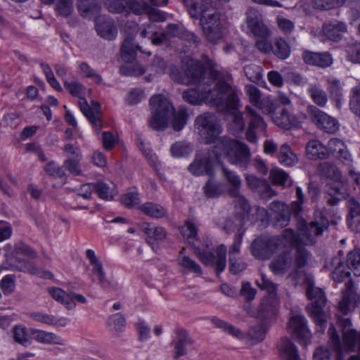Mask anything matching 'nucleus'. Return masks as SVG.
<instances>
[{
    "mask_svg": "<svg viewBox=\"0 0 360 360\" xmlns=\"http://www.w3.org/2000/svg\"><path fill=\"white\" fill-rule=\"evenodd\" d=\"M194 125L205 143L216 144L222 128L215 115L211 112L202 113L196 117Z\"/></svg>",
    "mask_w": 360,
    "mask_h": 360,
    "instance_id": "6e6552de",
    "label": "nucleus"
},
{
    "mask_svg": "<svg viewBox=\"0 0 360 360\" xmlns=\"http://www.w3.org/2000/svg\"><path fill=\"white\" fill-rule=\"evenodd\" d=\"M279 354L284 360H302L295 344L288 338H283L278 342Z\"/></svg>",
    "mask_w": 360,
    "mask_h": 360,
    "instance_id": "7c9ffc66",
    "label": "nucleus"
},
{
    "mask_svg": "<svg viewBox=\"0 0 360 360\" xmlns=\"http://www.w3.org/2000/svg\"><path fill=\"white\" fill-rule=\"evenodd\" d=\"M143 231L148 236L146 242L154 250L155 242L162 241L166 236V231L164 228L160 226H151L147 224L143 226Z\"/></svg>",
    "mask_w": 360,
    "mask_h": 360,
    "instance_id": "58836bf2",
    "label": "nucleus"
},
{
    "mask_svg": "<svg viewBox=\"0 0 360 360\" xmlns=\"http://www.w3.org/2000/svg\"><path fill=\"white\" fill-rule=\"evenodd\" d=\"M215 158L220 159L222 155L230 164L242 169H247L251 158L249 147L241 141L226 136L219 137L213 147Z\"/></svg>",
    "mask_w": 360,
    "mask_h": 360,
    "instance_id": "7ed1b4c3",
    "label": "nucleus"
},
{
    "mask_svg": "<svg viewBox=\"0 0 360 360\" xmlns=\"http://www.w3.org/2000/svg\"><path fill=\"white\" fill-rule=\"evenodd\" d=\"M326 267L331 270V277L336 283L344 282L352 272L340 256L333 257L326 264Z\"/></svg>",
    "mask_w": 360,
    "mask_h": 360,
    "instance_id": "5701e85b",
    "label": "nucleus"
},
{
    "mask_svg": "<svg viewBox=\"0 0 360 360\" xmlns=\"http://www.w3.org/2000/svg\"><path fill=\"white\" fill-rule=\"evenodd\" d=\"M12 268L22 272H27L32 275H39L40 270L36 265L28 259L15 255L11 259L10 262Z\"/></svg>",
    "mask_w": 360,
    "mask_h": 360,
    "instance_id": "72a5a7b5",
    "label": "nucleus"
},
{
    "mask_svg": "<svg viewBox=\"0 0 360 360\" xmlns=\"http://www.w3.org/2000/svg\"><path fill=\"white\" fill-rule=\"evenodd\" d=\"M13 337L15 342L24 347L31 345V329L28 330L23 326L18 325L13 328Z\"/></svg>",
    "mask_w": 360,
    "mask_h": 360,
    "instance_id": "c03bdc74",
    "label": "nucleus"
},
{
    "mask_svg": "<svg viewBox=\"0 0 360 360\" xmlns=\"http://www.w3.org/2000/svg\"><path fill=\"white\" fill-rule=\"evenodd\" d=\"M96 29L100 37L109 41L115 39L117 34V27L112 20L97 22Z\"/></svg>",
    "mask_w": 360,
    "mask_h": 360,
    "instance_id": "4c0bfd02",
    "label": "nucleus"
},
{
    "mask_svg": "<svg viewBox=\"0 0 360 360\" xmlns=\"http://www.w3.org/2000/svg\"><path fill=\"white\" fill-rule=\"evenodd\" d=\"M347 268L356 276H360V249H354L347 255Z\"/></svg>",
    "mask_w": 360,
    "mask_h": 360,
    "instance_id": "5fc2aeb1",
    "label": "nucleus"
},
{
    "mask_svg": "<svg viewBox=\"0 0 360 360\" xmlns=\"http://www.w3.org/2000/svg\"><path fill=\"white\" fill-rule=\"evenodd\" d=\"M329 340L328 347H319L313 354L314 360H343L344 345H342L340 337L335 327L331 325L328 330Z\"/></svg>",
    "mask_w": 360,
    "mask_h": 360,
    "instance_id": "1a4fd4ad",
    "label": "nucleus"
},
{
    "mask_svg": "<svg viewBox=\"0 0 360 360\" xmlns=\"http://www.w3.org/2000/svg\"><path fill=\"white\" fill-rule=\"evenodd\" d=\"M246 23L251 33L257 37L268 38L271 30L264 25L262 15L255 10L250 9L246 13Z\"/></svg>",
    "mask_w": 360,
    "mask_h": 360,
    "instance_id": "6ab92c4d",
    "label": "nucleus"
},
{
    "mask_svg": "<svg viewBox=\"0 0 360 360\" xmlns=\"http://www.w3.org/2000/svg\"><path fill=\"white\" fill-rule=\"evenodd\" d=\"M217 3L212 0H202L200 25L205 37L211 43L216 44L221 40L225 34V30L221 22V15L216 11Z\"/></svg>",
    "mask_w": 360,
    "mask_h": 360,
    "instance_id": "39448f33",
    "label": "nucleus"
},
{
    "mask_svg": "<svg viewBox=\"0 0 360 360\" xmlns=\"http://www.w3.org/2000/svg\"><path fill=\"white\" fill-rule=\"evenodd\" d=\"M326 84L330 99L335 102L338 108H340L344 101V83L337 78L328 77Z\"/></svg>",
    "mask_w": 360,
    "mask_h": 360,
    "instance_id": "cd10ccee",
    "label": "nucleus"
},
{
    "mask_svg": "<svg viewBox=\"0 0 360 360\" xmlns=\"http://www.w3.org/2000/svg\"><path fill=\"white\" fill-rule=\"evenodd\" d=\"M278 160L282 165L286 167H292L298 162L297 155L292 153L288 144L281 146L278 153Z\"/></svg>",
    "mask_w": 360,
    "mask_h": 360,
    "instance_id": "8fccbe9b",
    "label": "nucleus"
},
{
    "mask_svg": "<svg viewBox=\"0 0 360 360\" xmlns=\"http://www.w3.org/2000/svg\"><path fill=\"white\" fill-rule=\"evenodd\" d=\"M288 329L295 335L300 344L306 345L310 342L311 333L304 316H292L288 321Z\"/></svg>",
    "mask_w": 360,
    "mask_h": 360,
    "instance_id": "dca6fc26",
    "label": "nucleus"
},
{
    "mask_svg": "<svg viewBox=\"0 0 360 360\" xmlns=\"http://www.w3.org/2000/svg\"><path fill=\"white\" fill-rule=\"evenodd\" d=\"M328 152V158L330 155L339 160L343 165L351 167L353 164L352 155L349 152L345 142L338 138L330 139L326 146Z\"/></svg>",
    "mask_w": 360,
    "mask_h": 360,
    "instance_id": "f3484780",
    "label": "nucleus"
},
{
    "mask_svg": "<svg viewBox=\"0 0 360 360\" xmlns=\"http://www.w3.org/2000/svg\"><path fill=\"white\" fill-rule=\"evenodd\" d=\"M269 179L276 184L282 186H290L292 181L287 172L281 169H273L270 171Z\"/></svg>",
    "mask_w": 360,
    "mask_h": 360,
    "instance_id": "4d7b16f0",
    "label": "nucleus"
},
{
    "mask_svg": "<svg viewBox=\"0 0 360 360\" xmlns=\"http://www.w3.org/2000/svg\"><path fill=\"white\" fill-rule=\"evenodd\" d=\"M165 32L168 39L172 37H177L188 41H193V43H198L200 41L199 38L193 32H188L181 24H168L167 30Z\"/></svg>",
    "mask_w": 360,
    "mask_h": 360,
    "instance_id": "c85d7f7f",
    "label": "nucleus"
},
{
    "mask_svg": "<svg viewBox=\"0 0 360 360\" xmlns=\"http://www.w3.org/2000/svg\"><path fill=\"white\" fill-rule=\"evenodd\" d=\"M104 7L112 13H134L142 15L147 11L148 3L145 0H104Z\"/></svg>",
    "mask_w": 360,
    "mask_h": 360,
    "instance_id": "9d476101",
    "label": "nucleus"
},
{
    "mask_svg": "<svg viewBox=\"0 0 360 360\" xmlns=\"http://www.w3.org/2000/svg\"><path fill=\"white\" fill-rule=\"evenodd\" d=\"M293 266V257L286 251L277 255L270 263L269 268L276 275H284Z\"/></svg>",
    "mask_w": 360,
    "mask_h": 360,
    "instance_id": "393cba45",
    "label": "nucleus"
},
{
    "mask_svg": "<svg viewBox=\"0 0 360 360\" xmlns=\"http://www.w3.org/2000/svg\"><path fill=\"white\" fill-rule=\"evenodd\" d=\"M195 253L197 255L200 260L205 265L214 266L217 275L224 271L226 266V252L227 248L224 245H220L217 247L215 256L212 252L201 250L198 247L194 248Z\"/></svg>",
    "mask_w": 360,
    "mask_h": 360,
    "instance_id": "ddd939ff",
    "label": "nucleus"
},
{
    "mask_svg": "<svg viewBox=\"0 0 360 360\" xmlns=\"http://www.w3.org/2000/svg\"><path fill=\"white\" fill-rule=\"evenodd\" d=\"M306 153L310 160L328 159L326 147L318 140H311L307 143Z\"/></svg>",
    "mask_w": 360,
    "mask_h": 360,
    "instance_id": "e433bc0d",
    "label": "nucleus"
},
{
    "mask_svg": "<svg viewBox=\"0 0 360 360\" xmlns=\"http://www.w3.org/2000/svg\"><path fill=\"white\" fill-rule=\"evenodd\" d=\"M31 339L44 344L60 343L58 338L55 333L37 329H31Z\"/></svg>",
    "mask_w": 360,
    "mask_h": 360,
    "instance_id": "864d4df0",
    "label": "nucleus"
},
{
    "mask_svg": "<svg viewBox=\"0 0 360 360\" xmlns=\"http://www.w3.org/2000/svg\"><path fill=\"white\" fill-rule=\"evenodd\" d=\"M276 314V309L274 306L267 302H262L258 309L257 319L261 323L268 326L269 323L274 319Z\"/></svg>",
    "mask_w": 360,
    "mask_h": 360,
    "instance_id": "a18cd8bd",
    "label": "nucleus"
},
{
    "mask_svg": "<svg viewBox=\"0 0 360 360\" xmlns=\"http://www.w3.org/2000/svg\"><path fill=\"white\" fill-rule=\"evenodd\" d=\"M346 289L339 302L338 308L343 314H348L351 310L352 304L354 302L356 294L354 290V283L349 279L345 284Z\"/></svg>",
    "mask_w": 360,
    "mask_h": 360,
    "instance_id": "473e14b6",
    "label": "nucleus"
},
{
    "mask_svg": "<svg viewBox=\"0 0 360 360\" xmlns=\"http://www.w3.org/2000/svg\"><path fill=\"white\" fill-rule=\"evenodd\" d=\"M193 149L191 146L183 141L174 143L170 148V152L173 157L180 158L191 153Z\"/></svg>",
    "mask_w": 360,
    "mask_h": 360,
    "instance_id": "680f3d73",
    "label": "nucleus"
},
{
    "mask_svg": "<svg viewBox=\"0 0 360 360\" xmlns=\"http://www.w3.org/2000/svg\"><path fill=\"white\" fill-rule=\"evenodd\" d=\"M248 186L255 191L261 193H269L271 191L269 182L264 179H260L252 174H248L245 177Z\"/></svg>",
    "mask_w": 360,
    "mask_h": 360,
    "instance_id": "3c124183",
    "label": "nucleus"
},
{
    "mask_svg": "<svg viewBox=\"0 0 360 360\" xmlns=\"http://www.w3.org/2000/svg\"><path fill=\"white\" fill-rule=\"evenodd\" d=\"M45 172L53 178L65 179L66 174L63 167L58 166L55 162H48L44 167Z\"/></svg>",
    "mask_w": 360,
    "mask_h": 360,
    "instance_id": "338daca9",
    "label": "nucleus"
},
{
    "mask_svg": "<svg viewBox=\"0 0 360 360\" xmlns=\"http://www.w3.org/2000/svg\"><path fill=\"white\" fill-rule=\"evenodd\" d=\"M79 106L82 113L86 117L95 129L100 131L102 127L100 104L98 102L93 101L91 106H89L86 100L83 97H80L79 99Z\"/></svg>",
    "mask_w": 360,
    "mask_h": 360,
    "instance_id": "4be33fe9",
    "label": "nucleus"
},
{
    "mask_svg": "<svg viewBox=\"0 0 360 360\" xmlns=\"http://www.w3.org/2000/svg\"><path fill=\"white\" fill-rule=\"evenodd\" d=\"M306 279L309 282L306 294L308 299L311 301V304L307 306V309L316 326L319 327L317 330L323 332L326 327V314L324 311L326 297L322 289L314 286V283L309 278L307 277Z\"/></svg>",
    "mask_w": 360,
    "mask_h": 360,
    "instance_id": "0eeeda50",
    "label": "nucleus"
},
{
    "mask_svg": "<svg viewBox=\"0 0 360 360\" xmlns=\"http://www.w3.org/2000/svg\"><path fill=\"white\" fill-rule=\"evenodd\" d=\"M224 179L231 186L229 193L233 197L238 198L242 208L245 210L249 207L247 200L239 195V190L241 187V179L240 176L233 171L229 169L225 165H221Z\"/></svg>",
    "mask_w": 360,
    "mask_h": 360,
    "instance_id": "aec40b11",
    "label": "nucleus"
},
{
    "mask_svg": "<svg viewBox=\"0 0 360 360\" xmlns=\"http://www.w3.org/2000/svg\"><path fill=\"white\" fill-rule=\"evenodd\" d=\"M307 93L317 108H325L328 103V96L321 84L311 83L309 84Z\"/></svg>",
    "mask_w": 360,
    "mask_h": 360,
    "instance_id": "2f4dec72",
    "label": "nucleus"
},
{
    "mask_svg": "<svg viewBox=\"0 0 360 360\" xmlns=\"http://www.w3.org/2000/svg\"><path fill=\"white\" fill-rule=\"evenodd\" d=\"M86 257L93 266L92 273L97 277L99 285L103 289L114 288L115 285L106 278L103 264L98 259L94 251L90 249L87 250Z\"/></svg>",
    "mask_w": 360,
    "mask_h": 360,
    "instance_id": "412c9836",
    "label": "nucleus"
},
{
    "mask_svg": "<svg viewBox=\"0 0 360 360\" xmlns=\"http://www.w3.org/2000/svg\"><path fill=\"white\" fill-rule=\"evenodd\" d=\"M212 321L215 326L223 329L224 331H225L228 334H230L238 339L243 338V333L241 332V330L236 328L233 325H231L227 322L218 318H213Z\"/></svg>",
    "mask_w": 360,
    "mask_h": 360,
    "instance_id": "bf43d9fd",
    "label": "nucleus"
},
{
    "mask_svg": "<svg viewBox=\"0 0 360 360\" xmlns=\"http://www.w3.org/2000/svg\"><path fill=\"white\" fill-rule=\"evenodd\" d=\"M184 248L180 251V255L183 254ZM179 264L188 271L200 275L202 274L200 266L188 256H179L178 258Z\"/></svg>",
    "mask_w": 360,
    "mask_h": 360,
    "instance_id": "13d9d810",
    "label": "nucleus"
},
{
    "mask_svg": "<svg viewBox=\"0 0 360 360\" xmlns=\"http://www.w3.org/2000/svg\"><path fill=\"white\" fill-rule=\"evenodd\" d=\"M323 32L329 40L339 41L347 32V26L342 22H329L323 25Z\"/></svg>",
    "mask_w": 360,
    "mask_h": 360,
    "instance_id": "f704fd0d",
    "label": "nucleus"
},
{
    "mask_svg": "<svg viewBox=\"0 0 360 360\" xmlns=\"http://www.w3.org/2000/svg\"><path fill=\"white\" fill-rule=\"evenodd\" d=\"M349 106L352 111L360 117V84L351 89Z\"/></svg>",
    "mask_w": 360,
    "mask_h": 360,
    "instance_id": "e2e57ef3",
    "label": "nucleus"
},
{
    "mask_svg": "<svg viewBox=\"0 0 360 360\" xmlns=\"http://www.w3.org/2000/svg\"><path fill=\"white\" fill-rule=\"evenodd\" d=\"M318 169L321 176L334 181L326 186L325 199L327 205H337L345 195L340 171L335 165L328 162L321 163Z\"/></svg>",
    "mask_w": 360,
    "mask_h": 360,
    "instance_id": "423d86ee",
    "label": "nucleus"
},
{
    "mask_svg": "<svg viewBox=\"0 0 360 360\" xmlns=\"http://www.w3.org/2000/svg\"><path fill=\"white\" fill-rule=\"evenodd\" d=\"M280 244L281 241L278 236H260L252 242L250 251L255 258L266 260L270 259Z\"/></svg>",
    "mask_w": 360,
    "mask_h": 360,
    "instance_id": "f8f14e48",
    "label": "nucleus"
},
{
    "mask_svg": "<svg viewBox=\"0 0 360 360\" xmlns=\"http://www.w3.org/2000/svg\"><path fill=\"white\" fill-rule=\"evenodd\" d=\"M94 191L98 195V196L105 200H111L116 194V191L112 185L110 187L106 183L98 181L93 183Z\"/></svg>",
    "mask_w": 360,
    "mask_h": 360,
    "instance_id": "49530a36",
    "label": "nucleus"
},
{
    "mask_svg": "<svg viewBox=\"0 0 360 360\" xmlns=\"http://www.w3.org/2000/svg\"><path fill=\"white\" fill-rule=\"evenodd\" d=\"M204 195L207 198H215L224 193V185L222 183L213 180L211 177L207 180L202 187Z\"/></svg>",
    "mask_w": 360,
    "mask_h": 360,
    "instance_id": "de8ad7c7",
    "label": "nucleus"
},
{
    "mask_svg": "<svg viewBox=\"0 0 360 360\" xmlns=\"http://www.w3.org/2000/svg\"><path fill=\"white\" fill-rule=\"evenodd\" d=\"M270 207L274 212L280 211L276 215L277 225L281 227H285L288 225L290 219V211L284 205L279 202H273L270 204Z\"/></svg>",
    "mask_w": 360,
    "mask_h": 360,
    "instance_id": "ea45409f",
    "label": "nucleus"
},
{
    "mask_svg": "<svg viewBox=\"0 0 360 360\" xmlns=\"http://www.w3.org/2000/svg\"><path fill=\"white\" fill-rule=\"evenodd\" d=\"M49 292L55 300L60 302L68 309H72L75 307L76 304L70 300L69 292H66L62 289L55 287L49 288Z\"/></svg>",
    "mask_w": 360,
    "mask_h": 360,
    "instance_id": "09e8293b",
    "label": "nucleus"
},
{
    "mask_svg": "<svg viewBox=\"0 0 360 360\" xmlns=\"http://www.w3.org/2000/svg\"><path fill=\"white\" fill-rule=\"evenodd\" d=\"M121 57L122 60L127 63H132L136 56V51L134 45V38L127 37L122 42L121 49Z\"/></svg>",
    "mask_w": 360,
    "mask_h": 360,
    "instance_id": "79ce46f5",
    "label": "nucleus"
},
{
    "mask_svg": "<svg viewBox=\"0 0 360 360\" xmlns=\"http://www.w3.org/2000/svg\"><path fill=\"white\" fill-rule=\"evenodd\" d=\"M347 207L349 210L347 216L348 224L357 231H360V203L354 197H349L347 202Z\"/></svg>",
    "mask_w": 360,
    "mask_h": 360,
    "instance_id": "c9c22d12",
    "label": "nucleus"
},
{
    "mask_svg": "<svg viewBox=\"0 0 360 360\" xmlns=\"http://www.w3.org/2000/svg\"><path fill=\"white\" fill-rule=\"evenodd\" d=\"M176 338L172 342L174 347V358L175 359L187 354L186 347L193 344L192 338L188 333L183 329L179 328L176 330Z\"/></svg>",
    "mask_w": 360,
    "mask_h": 360,
    "instance_id": "bb28decb",
    "label": "nucleus"
},
{
    "mask_svg": "<svg viewBox=\"0 0 360 360\" xmlns=\"http://www.w3.org/2000/svg\"><path fill=\"white\" fill-rule=\"evenodd\" d=\"M151 117L149 126L155 131H163L168 127L169 120L173 117L172 126L174 131H181L187 122L188 115L185 109L175 112L170 101L161 94L153 96L149 101Z\"/></svg>",
    "mask_w": 360,
    "mask_h": 360,
    "instance_id": "f03ea898",
    "label": "nucleus"
},
{
    "mask_svg": "<svg viewBox=\"0 0 360 360\" xmlns=\"http://www.w3.org/2000/svg\"><path fill=\"white\" fill-rule=\"evenodd\" d=\"M215 162H219V159L215 158L212 149L205 153L197 155L193 162L188 166V171L195 176L207 174L213 177Z\"/></svg>",
    "mask_w": 360,
    "mask_h": 360,
    "instance_id": "4468645a",
    "label": "nucleus"
},
{
    "mask_svg": "<svg viewBox=\"0 0 360 360\" xmlns=\"http://www.w3.org/2000/svg\"><path fill=\"white\" fill-rule=\"evenodd\" d=\"M273 120L276 125L285 129L296 127L299 123L288 107H284L277 113H275L273 116Z\"/></svg>",
    "mask_w": 360,
    "mask_h": 360,
    "instance_id": "c756f323",
    "label": "nucleus"
},
{
    "mask_svg": "<svg viewBox=\"0 0 360 360\" xmlns=\"http://www.w3.org/2000/svg\"><path fill=\"white\" fill-rule=\"evenodd\" d=\"M245 111V117L248 122L245 138L250 143H256L257 134L265 131L266 124L263 118L250 106L247 105Z\"/></svg>",
    "mask_w": 360,
    "mask_h": 360,
    "instance_id": "2eb2a0df",
    "label": "nucleus"
},
{
    "mask_svg": "<svg viewBox=\"0 0 360 360\" xmlns=\"http://www.w3.org/2000/svg\"><path fill=\"white\" fill-rule=\"evenodd\" d=\"M185 76L188 77L189 83L204 84L205 70L199 61L188 60L184 65Z\"/></svg>",
    "mask_w": 360,
    "mask_h": 360,
    "instance_id": "a878e982",
    "label": "nucleus"
},
{
    "mask_svg": "<svg viewBox=\"0 0 360 360\" xmlns=\"http://www.w3.org/2000/svg\"><path fill=\"white\" fill-rule=\"evenodd\" d=\"M328 219L322 213H319L309 223H307L304 219L297 221V228L300 242L294 230L291 229H285L283 237L290 243L313 245L316 243V237L321 235L328 229Z\"/></svg>",
    "mask_w": 360,
    "mask_h": 360,
    "instance_id": "20e7f679",
    "label": "nucleus"
},
{
    "mask_svg": "<svg viewBox=\"0 0 360 360\" xmlns=\"http://www.w3.org/2000/svg\"><path fill=\"white\" fill-rule=\"evenodd\" d=\"M307 112L311 121L320 130L328 134H335L339 130L338 120L314 105H308Z\"/></svg>",
    "mask_w": 360,
    "mask_h": 360,
    "instance_id": "9b49d317",
    "label": "nucleus"
},
{
    "mask_svg": "<svg viewBox=\"0 0 360 360\" xmlns=\"http://www.w3.org/2000/svg\"><path fill=\"white\" fill-rule=\"evenodd\" d=\"M271 53L278 58L285 60L290 57L291 49L284 38L278 37L274 41Z\"/></svg>",
    "mask_w": 360,
    "mask_h": 360,
    "instance_id": "a19ab883",
    "label": "nucleus"
},
{
    "mask_svg": "<svg viewBox=\"0 0 360 360\" xmlns=\"http://www.w3.org/2000/svg\"><path fill=\"white\" fill-rule=\"evenodd\" d=\"M139 209L145 214L153 218H162L167 214V210L162 206L153 202H146Z\"/></svg>",
    "mask_w": 360,
    "mask_h": 360,
    "instance_id": "603ef678",
    "label": "nucleus"
},
{
    "mask_svg": "<svg viewBox=\"0 0 360 360\" xmlns=\"http://www.w3.org/2000/svg\"><path fill=\"white\" fill-rule=\"evenodd\" d=\"M267 329L268 326L266 324L260 323L250 328L248 335L252 340L261 342L264 339Z\"/></svg>",
    "mask_w": 360,
    "mask_h": 360,
    "instance_id": "774afa93",
    "label": "nucleus"
},
{
    "mask_svg": "<svg viewBox=\"0 0 360 360\" xmlns=\"http://www.w3.org/2000/svg\"><path fill=\"white\" fill-rule=\"evenodd\" d=\"M243 71L246 77L252 82H258L262 75V68L255 64L247 65L243 68Z\"/></svg>",
    "mask_w": 360,
    "mask_h": 360,
    "instance_id": "0e129e2a",
    "label": "nucleus"
},
{
    "mask_svg": "<svg viewBox=\"0 0 360 360\" xmlns=\"http://www.w3.org/2000/svg\"><path fill=\"white\" fill-rule=\"evenodd\" d=\"M345 326L342 329L345 353L349 351H358L359 354L352 356L349 360H360V333L351 328L349 319L344 321Z\"/></svg>",
    "mask_w": 360,
    "mask_h": 360,
    "instance_id": "a211bd4d",
    "label": "nucleus"
},
{
    "mask_svg": "<svg viewBox=\"0 0 360 360\" xmlns=\"http://www.w3.org/2000/svg\"><path fill=\"white\" fill-rule=\"evenodd\" d=\"M219 75L218 71L210 70L206 83L198 84L196 88L184 91L183 99L191 105H199L205 101L216 106H226L229 109L237 108L240 94L238 89L220 79L213 88L211 87L214 81L219 79Z\"/></svg>",
    "mask_w": 360,
    "mask_h": 360,
    "instance_id": "f257e3e1",
    "label": "nucleus"
},
{
    "mask_svg": "<svg viewBox=\"0 0 360 360\" xmlns=\"http://www.w3.org/2000/svg\"><path fill=\"white\" fill-rule=\"evenodd\" d=\"M126 325V320L124 316L120 314L117 313L109 317L108 321V326L116 333L123 330Z\"/></svg>",
    "mask_w": 360,
    "mask_h": 360,
    "instance_id": "69168bd1",
    "label": "nucleus"
},
{
    "mask_svg": "<svg viewBox=\"0 0 360 360\" xmlns=\"http://www.w3.org/2000/svg\"><path fill=\"white\" fill-rule=\"evenodd\" d=\"M181 233L188 244L193 248L196 247L195 243L198 240V228L193 222L186 221L181 229Z\"/></svg>",
    "mask_w": 360,
    "mask_h": 360,
    "instance_id": "37998d69",
    "label": "nucleus"
},
{
    "mask_svg": "<svg viewBox=\"0 0 360 360\" xmlns=\"http://www.w3.org/2000/svg\"><path fill=\"white\" fill-rule=\"evenodd\" d=\"M293 257L294 269L289 277L297 281L302 273L301 269L305 267L311 258V253L300 243L295 244V253Z\"/></svg>",
    "mask_w": 360,
    "mask_h": 360,
    "instance_id": "b1692460",
    "label": "nucleus"
},
{
    "mask_svg": "<svg viewBox=\"0 0 360 360\" xmlns=\"http://www.w3.org/2000/svg\"><path fill=\"white\" fill-rule=\"evenodd\" d=\"M77 9L83 17L97 13L100 6L97 0H77Z\"/></svg>",
    "mask_w": 360,
    "mask_h": 360,
    "instance_id": "6e6d98bb",
    "label": "nucleus"
},
{
    "mask_svg": "<svg viewBox=\"0 0 360 360\" xmlns=\"http://www.w3.org/2000/svg\"><path fill=\"white\" fill-rule=\"evenodd\" d=\"M238 103H240V101H238ZM217 107L218 108L221 107V108L226 110L227 111H233L231 114H232V123L233 125V130H234L233 133L234 134H238L240 132H242L244 130L245 127V123L243 115L240 112H235V110H236L238 108L239 103H238V107L236 109H229L226 106H217Z\"/></svg>",
    "mask_w": 360,
    "mask_h": 360,
    "instance_id": "052dcab7",
    "label": "nucleus"
}]
</instances>
